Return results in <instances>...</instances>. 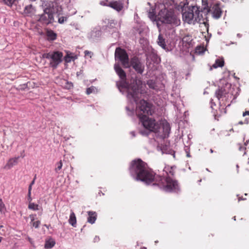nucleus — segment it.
<instances>
[{"mask_svg": "<svg viewBox=\"0 0 249 249\" xmlns=\"http://www.w3.org/2000/svg\"><path fill=\"white\" fill-rule=\"evenodd\" d=\"M241 199H242V198H239V201H240Z\"/></svg>", "mask_w": 249, "mask_h": 249, "instance_id": "obj_52", "label": "nucleus"}, {"mask_svg": "<svg viewBox=\"0 0 249 249\" xmlns=\"http://www.w3.org/2000/svg\"><path fill=\"white\" fill-rule=\"evenodd\" d=\"M202 12L197 6H190L187 10L182 13V19L189 24L194 25L196 22H201L203 20Z\"/></svg>", "mask_w": 249, "mask_h": 249, "instance_id": "obj_6", "label": "nucleus"}, {"mask_svg": "<svg viewBox=\"0 0 249 249\" xmlns=\"http://www.w3.org/2000/svg\"><path fill=\"white\" fill-rule=\"evenodd\" d=\"M154 10L150 11L148 13V16L151 20H158L162 23L170 24L175 26H178L180 24L179 19L172 11H169L166 9L161 10L159 13L158 17L154 13Z\"/></svg>", "mask_w": 249, "mask_h": 249, "instance_id": "obj_4", "label": "nucleus"}, {"mask_svg": "<svg viewBox=\"0 0 249 249\" xmlns=\"http://www.w3.org/2000/svg\"><path fill=\"white\" fill-rule=\"evenodd\" d=\"M5 4L8 6H12L15 0H2Z\"/></svg>", "mask_w": 249, "mask_h": 249, "instance_id": "obj_32", "label": "nucleus"}, {"mask_svg": "<svg viewBox=\"0 0 249 249\" xmlns=\"http://www.w3.org/2000/svg\"><path fill=\"white\" fill-rule=\"evenodd\" d=\"M77 58V56L74 53L67 52V54L64 57V60L66 62L70 63L71 61H74L75 59Z\"/></svg>", "mask_w": 249, "mask_h": 249, "instance_id": "obj_14", "label": "nucleus"}, {"mask_svg": "<svg viewBox=\"0 0 249 249\" xmlns=\"http://www.w3.org/2000/svg\"><path fill=\"white\" fill-rule=\"evenodd\" d=\"M187 156L188 157H190V154H189V153H187Z\"/></svg>", "mask_w": 249, "mask_h": 249, "instance_id": "obj_46", "label": "nucleus"}, {"mask_svg": "<svg viewBox=\"0 0 249 249\" xmlns=\"http://www.w3.org/2000/svg\"><path fill=\"white\" fill-rule=\"evenodd\" d=\"M100 240V238L98 236H95V237L94 238L93 241L94 242H97Z\"/></svg>", "mask_w": 249, "mask_h": 249, "instance_id": "obj_39", "label": "nucleus"}, {"mask_svg": "<svg viewBox=\"0 0 249 249\" xmlns=\"http://www.w3.org/2000/svg\"><path fill=\"white\" fill-rule=\"evenodd\" d=\"M65 20H66V18L63 17L59 18L58 19V22L60 23H63Z\"/></svg>", "mask_w": 249, "mask_h": 249, "instance_id": "obj_36", "label": "nucleus"}, {"mask_svg": "<svg viewBox=\"0 0 249 249\" xmlns=\"http://www.w3.org/2000/svg\"><path fill=\"white\" fill-rule=\"evenodd\" d=\"M147 59L148 60L149 59H151L154 62H157L158 63L159 62V60L160 59L158 55L153 53V52H152L151 53H149L148 55H147Z\"/></svg>", "mask_w": 249, "mask_h": 249, "instance_id": "obj_20", "label": "nucleus"}, {"mask_svg": "<svg viewBox=\"0 0 249 249\" xmlns=\"http://www.w3.org/2000/svg\"><path fill=\"white\" fill-rule=\"evenodd\" d=\"M157 42L159 46H160L163 49H166V46L165 43V40L161 35H159Z\"/></svg>", "mask_w": 249, "mask_h": 249, "instance_id": "obj_21", "label": "nucleus"}, {"mask_svg": "<svg viewBox=\"0 0 249 249\" xmlns=\"http://www.w3.org/2000/svg\"><path fill=\"white\" fill-rule=\"evenodd\" d=\"M57 167L55 169V171L57 173H59V171L62 169V161L60 160L56 163Z\"/></svg>", "mask_w": 249, "mask_h": 249, "instance_id": "obj_30", "label": "nucleus"}, {"mask_svg": "<svg viewBox=\"0 0 249 249\" xmlns=\"http://www.w3.org/2000/svg\"><path fill=\"white\" fill-rule=\"evenodd\" d=\"M36 216V214H30L29 215V217L31 220V223H32L33 222H34Z\"/></svg>", "mask_w": 249, "mask_h": 249, "instance_id": "obj_37", "label": "nucleus"}, {"mask_svg": "<svg viewBox=\"0 0 249 249\" xmlns=\"http://www.w3.org/2000/svg\"><path fill=\"white\" fill-rule=\"evenodd\" d=\"M55 244V240L50 238L46 240L44 247L46 249H51L54 246Z\"/></svg>", "mask_w": 249, "mask_h": 249, "instance_id": "obj_16", "label": "nucleus"}, {"mask_svg": "<svg viewBox=\"0 0 249 249\" xmlns=\"http://www.w3.org/2000/svg\"><path fill=\"white\" fill-rule=\"evenodd\" d=\"M131 134H132V135L134 137L135 136V133L134 132L132 131L131 132Z\"/></svg>", "mask_w": 249, "mask_h": 249, "instance_id": "obj_45", "label": "nucleus"}, {"mask_svg": "<svg viewBox=\"0 0 249 249\" xmlns=\"http://www.w3.org/2000/svg\"><path fill=\"white\" fill-rule=\"evenodd\" d=\"M28 208L34 211H36L38 210V205L31 202L29 203Z\"/></svg>", "mask_w": 249, "mask_h": 249, "instance_id": "obj_26", "label": "nucleus"}, {"mask_svg": "<svg viewBox=\"0 0 249 249\" xmlns=\"http://www.w3.org/2000/svg\"><path fill=\"white\" fill-rule=\"evenodd\" d=\"M35 12V9L32 5L26 6L24 9V13L27 16H31Z\"/></svg>", "mask_w": 249, "mask_h": 249, "instance_id": "obj_17", "label": "nucleus"}, {"mask_svg": "<svg viewBox=\"0 0 249 249\" xmlns=\"http://www.w3.org/2000/svg\"><path fill=\"white\" fill-rule=\"evenodd\" d=\"M202 4L203 8V11L207 13V9H209L208 6V0H202Z\"/></svg>", "mask_w": 249, "mask_h": 249, "instance_id": "obj_27", "label": "nucleus"}, {"mask_svg": "<svg viewBox=\"0 0 249 249\" xmlns=\"http://www.w3.org/2000/svg\"><path fill=\"white\" fill-rule=\"evenodd\" d=\"M32 199L31 197V193L28 192V200L29 202H31Z\"/></svg>", "mask_w": 249, "mask_h": 249, "instance_id": "obj_38", "label": "nucleus"}, {"mask_svg": "<svg viewBox=\"0 0 249 249\" xmlns=\"http://www.w3.org/2000/svg\"><path fill=\"white\" fill-rule=\"evenodd\" d=\"M238 124H248V121H247L246 120H245L244 122L240 121V122H238Z\"/></svg>", "mask_w": 249, "mask_h": 249, "instance_id": "obj_40", "label": "nucleus"}, {"mask_svg": "<svg viewBox=\"0 0 249 249\" xmlns=\"http://www.w3.org/2000/svg\"><path fill=\"white\" fill-rule=\"evenodd\" d=\"M115 57L116 59H118L121 61L124 68H129L130 63L128 56L124 50L119 47L117 48L115 50Z\"/></svg>", "mask_w": 249, "mask_h": 249, "instance_id": "obj_9", "label": "nucleus"}, {"mask_svg": "<svg viewBox=\"0 0 249 249\" xmlns=\"http://www.w3.org/2000/svg\"><path fill=\"white\" fill-rule=\"evenodd\" d=\"M210 152H211V153H213V150L212 149H210Z\"/></svg>", "mask_w": 249, "mask_h": 249, "instance_id": "obj_49", "label": "nucleus"}, {"mask_svg": "<svg viewBox=\"0 0 249 249\" xmlns=\"http://www.w3.org/2000/svg\"><path fill=\"white\" fill-rule=\"evenodd\" d=\"M19 157H15L10 159L7 162L4 168L6 170H9L13 167L14 166L17 165L18 163V160Z\"/></svg>", "mask_w": 249, "mask_h": 249, "instance_id": "obj_13", "label": "nucleus"}, {"mask_svg": "<svg viewBox=\"0 0 249 249\" xmlns=\"http://www.w3.org/2000/svg\"><path fill=\"white\" fill-rule=\"evenodd\" d=\"M224 63L223 60L216 59L215 63L213 65L212 67L214 69L218 67H222L224 65Z\"/></svg>", "mask_w": 249, "mask_h": 249, "instance_id": "obj_23", "label": "nucleus"}, {"mask_svg": "<svg viewBox=\"0 0 249 249\" xmlns=\"http://www.w3.org/2000/svg\"><path fill=\"white\" fill-rule=\"evenodd\" d=\"M147 84L148 87L152 89H157V86L156 85V83L153 80H149L147 81Z\"/></svg>", "mask_w": 249, "mask_h": 249, "instance_id": "obj_25", "label": "nucleus"}, {"mask_svg": "<svg viewBox=\"0 0 249 249\" xmlns=\"http://www.w3.org/2000/svg\"><path fill=\"white\" fill-rule=\"evenodd\" d=\"M63 53L59 51L50 52L42 54V57L49 60V65L53 69H56L62 61Z\"/></svg>", "mask_w": 249, "mask_h": 249, "instance_id": "obj_8", "label": "nucleus"}, {"mask_svg": "<svg viewBox=\"0 0 249 249\" xmlns=\"http://www.w3.org/2000/svg\"><path fill=\"white\" fill-rule=\"evenodd\" d=\"M44 13L38 15L39 18L38 21L42 24L48 25L53 21V14L56 13L60 14L61 12V7H59L55 2L50 1L45 5Z\"/></svg>", "mask_w": 249, "mask_h": 249, "instance_id": "obj_5", "label": "nucleus"}, {"mask_svg": "<svg viewBox=\"0 0 249 249\" xmlns=\"http://www.w3.org/2000/svg\"><path fill=\"white\" fill-rule=\"evenodd\" d=\"M100 4L103 6H107L112 8L117 11H120L123 8V3L120 0L116 1H102Z\"/></svg>", "mask_w": 249, "mask_h": 249, "instance_id": "obj_11", "label": "nucleus"}, {"mask_svg": "<svg viewBox=\"0 0 249 249\" xmlns=\"http://www.w3.org/2000/svg\"><path fill=\"white\" fill-rule=\"evenodd\" d=\"M114 67L116 73L122 80V81L120 82L119 84L118 82L116 83L118 88L121 92L122 91V89H125L127 92V98H130L132 97L136 100L139 95L138 86L136 84L128 85V84L125 82V80L126 79V73L124 71L118 64H115Z\"/></svg>", "mask_w": 249, "mask_h": 249, "instance_id": "obj_3", "label": "nucleus"}, {"mask_svg": "<svg viewBox=\"0 0 249 249\" xmlns=\"http://www.w3.org/2000/svg\"><path fill=\"white\" fill-rule=\"evenodd\" d=\"M226 94L225 89L223 88L218 89L216 90L215 94L218 100H220L224 95Z\"/></svg>", "mask_w": 249, "mask_h": 249, "instance_id": "obj_19", "label": "nucleus"}, {"mask_svg": "<svg viewBox=\"0 0 249 249\" xmlns=\"http://www.w3.org/2000/svg\"><path fill=\"white\" fill-rule=\"evenodd\" d=\"M191 40V37L189 36H184L182 39L183 44H185V45L187 44H189Z\"/></svg>", "mask_w": 249, "mask_h": 249, "instance_id": "obj_28", "label": "nucleus"}, {"mask_svg": "<svg viewBox=\"0 0 249 249\" xmlns=\"http://www.w3.org/2000/svg\"><path fill=\"white\" fill-rule=\"evenodd\" d=\"M35 179H36V177H35V178H34L33 180L31 182V183H30V185H33L34 184L35 182Z\"/></svg>", "mask_w": 249, "mask_h": 249, "instance_id": "obj_43", "label": "nucleus"}, {"mask_svg": "<svg viewBox=\"0 0 249 249\" xmlns=\"http://www.w3.org/2000/svg\"><path fill=\"white\" fill-rule=\"evenodd\" d=\"M33 227H35L36 229L38 228L40 224V221L39 220H37L34 222H33L31 223Z\"/></svg>", "mask_w": 249, "mask_h": 249, "instance_id": "obj_31", "label": "nucleus"}, {"mask_svg": "<svg viewBox=\"0 0 249 249\" xmlns=\"http://www.w3.org/2000/svg\"><path fill=\"white\" fill-rule=\"evenodd\" d=\"M32 185H30L28 188V192L31 193Z\"/></svg>", "mask_w": 249, "mask_h": 249, "instance_id": "obj_42", "label": "nucleus"}, {"mask_svg": "<svg viewBox=\"0 0 249 249\" xmlns=\"http://www.w3.org/2000/svg\"><path fill=\"white\" fill-rule=\"evenodd\" d=\"M47 36L48 39L51 40H54L56 39V34L52 30L47 31Z\"/></svg>", "mask_w": 249, "mask_h": 249, "instance_id": "obj_22", "label": "nucleus"}, {"mask_svg": "<svg viewBox=\"0 0 249 249\" xmlns=\"http://www.w3.org/2000/svg\"><path fill=\"white\" fill-rule=\"evenodd\" d=\"M196 52L198 53H202L204 52V48L201 47H197L196 48Z\"/></svg>", "mask_w": 249, "mask_h": 249, "instance_id": "obj_33", "label": "nucleus"}, {"mask_svg": "<svg viewBox=\"0 0 249 249\" xmlns=\"http://www.w3.org/2000/svg\"><path fill=\"white\" fill-rule=\"evenodd\" d=\"M140 93L138 97L135 100L133 98H128L129 99H133L135 102L137 104L136 113L138 117L140 119V117H144L147 115H152L154 113V107L153 106L144 100H142L139 103H137V99L139 98Z\"/></svg>", "mask_w": 249, "mask_h": 249, "instance_id": "obj_7", "label": "nucleus"}, {"mask_svg": "<svg viewBox=\"0 0 249 249\" xmlns=\"http://www.w3.org/2000/svg\"><path fill=\"white\" fill-rule=\"evenodd\" d=\"M249 142V140L247 141L245 143V144L246 145Z\"/></svg>", "mask_w": 249, "mask_h": 249, "instance_id": "obj_47", "label": "nucleus"}, {"mask_svg": "<svg viewBox=\"0 0 249 249\" xmlns=\"http://www.w3.org/2000/svg\"><path fill=\"white\" fill-rule=\"evenodd\" d=\"M44 226H45L46 228H49V226H48L47 225H44Z\"/></svg>", "mask_w": 249, "mask_h": 249, "instance_id": "obj_48", "label": "nucleus"}, {"mask_svg": "<svg viewBox=\"0 0 249 249\" xmlns=\"http://www.w3.org/2000/svg\"><path fill=\"white\" fill-rule=\"evenodd\" d=\"M126 109L127 111V114L128 115H131L133 113V110L129 109L128 107H126Z\"/></svg>", "mask_w": 249, "mask_h": 249, "instance_id": "obj_35", "label": "nucleus"}, {"mask_svg": "<svg viewBox=\"0 0 249 249\" xmlns=\"http://www.w3.org/2000/svg\"><path fill=\"white\" fill-rule=\"evenodd\" d=\"M2 227V226H0V229Z\"/></svg>", "mask_w": 249, "mask_h": 249, "instance_id": "obj_53", "label": "nucleus"}, {"mask_svg": "<svg viewBox=\"0 0 249 249\" xmlns=\"http://www.w3.org/2000/svg\"><path fill=\"white\" fill-rule=\"evenodd\" d=\"M69 223L73 227H75L76 225V218L75 215L73 211H71L69 219Z\"/></svg>", "mask_w": 249, "mask_h": 249, "instance_id": "obj_18", "label": "nucleus"}, {"mask_svg": "<svg viewBox=\"0 0 249 249\" xmlns=\"http://www.w3.org/2000/svg\"><path fill=\"white\" fill-rule=\"evenodd\" d=\"M247 115H249V111H246L244 112L243 114V116H245Z\"/></svg>", "mask_w": 249, "mask_h": 249, "instance_id": "obj_41", "label": "nucleus"}, {"mask_svg": "<svg viewBox=\"0 0 249 249\" xmlns=\"http://www.w3.org/2000/svg\"><path fill=\"white\" fill-rule=\"evenodd\" d=\"M140 122L143 127L146 129L141 131L140 133L142 135L147 136L150 132H153L157 134L158 136L164 138L168 135L170 131L169 124L167 122L162 123V127L155 119L150 118L147 116L140 117Z\"/></svg>", "mask_w": 249, "mask_h": 249, "instance_id": "obj_2", "label": "nucleus"}, {"mask_svg": "<svg viewBox=\"0 0 249 249\" xmlns=\"http://www.w3.org/2000/svg\"><path fill=\"white\" fill-rule=\"evenodd\" d=\"M1 239H2V237H0V243L1 242Z\"/></svg>", "mask_w": 249, "mask_h": 249, "instance_id": "obj_50", "label": "nucleus"}, {"mask_svg": "<svg viewBox=\"0 0 249 249\" xmlns=\"http://www.w3.org/2000/svg\"><path fill=\"white\" fill-rule=\"evenodd\" d=\"M233 219L235 220V217H234Z\"/></svg>", "mask_w": 249, "mask_h": 249, "instance_id": "obj_54", "label": "nucleus"}, {"mask_svg": "<svg viewBox=\"0 0 249 249\" xmlns=\"http://www.w3.org/2000/svg\"><path fill=\"white\" fill-rule=\"evenodd\" d=\"M130 66L132 67L138 73L142 74L144 71V65L137 57H133L131 58Z\"/></svg>", "mask_w": 249, "mask_h": 249, "instance_id": "obj_10", "label": "nucleus"}, {"mask_svg": "<svg viewBox=\"0 0 249 249\" xmlns=\"http://www.w3.org/2000/svg\"><path fill=\"white\" fill-rule=\"evenodd\" d=\"M84 53L86 56H89L90 58H91L93 55V53L91 52L88 50L85 51Z\"/></svg>", "mask_w": 249, "mask_h": 249, "instance_id": "obj_34", "label": "nucleus"}, {"mask_svg": "<svg viewBox=\"0 0 249 249\" xmlns=\"http://www.w3.org/2000/svg\"><path fill=\"white\" fill-rule=\"evenodd\" d=\"M28 240L30 243H32V239L30 237H28Z\"/></svg>", "mask_w": 249, "mask_h": 249, "instance_id": "obj_44", "label": "nucleus"}, {"mask_svg": "<svg viewBox=\"0 0 249 249\" xmlns=\"http://www.w3.org/2000/svg\"><path fill=\"white\" fill-rule=\"evenodd\" d=\"M89 216L88 217V222L91 224L95 223L96 220V214L94 212L89 211L88 212Z\"/></svg>", "mask_w": 249, "mask_h": 249, "instance_id": "obj_15", "label": "nucleus"}, {"mask_svg": "<svg viewBox=\"0 0 249 249\" xmlns=\"http://www.w3.org/2000/svg\"><path fill=\"white\" fill-rule=\"evenodd\" d=\"M97 32H98V34H100V32L99 31H98Z\"/></svg>", "mask_w": 249, "mask_h": 249, "instance_id": "obj_51", "label": "nucleus"}, {"mask_svg": "<svg viewBox=\"0 0 249 249\" xmlns=\"http://www.w3.org/2000/svg\"><path fill=\"white\" fill-rule=\"evenodd\" d=\"M207 13H210L213 18L218 19L221 17L222 11L219 4L216 3L211 5L209 9H207Z\"/></svg>", "mask_w": 249, "mask_h": 249, "instance_id": "obj_12", "label": "nucleus"}, {"mask_svg": "<svg viewBox=\"0 0 249 249\" xmlns=\"http://www.w3.org/2000/svg\"><path fill=\"white\" fill-rule=\"evenodd\" d=\"M0 212L1 213L4 214L6 212V209L5 204L2 202L1 199L0 198Z\"/></svg>", "mask_w": 249, "mask_h": 249, "instance_id": "obj_24", "label": "nucleus"}, {"mask_svg": "<svg viewBox=\"0 0 249 249\" xmlns=\"http://www.w3.org/2000/svg\"><path fill=\"white\" fill-rule=\"evenodd\" d=\"M96 90L97 89L95 87L91 86L87 89L86 92L87 94H89L90 93L95 92Z\"/></svg>", "mask_w": 249, "mask_h": 249, "instance_id": "obj_29", "label": "nucleus"}, {"mask_svg": "<svg viewBox=\"0 0 249 249\" xmlns=\"http://www.w3.org/2000/svg\"><path fill=\"white\" fill-rule=\"evenodd\" d=\"M130 172L137 180H139L149 184L154 180H160L158 183L160 188L165 192L177 191L178 190V182L170 178L155 177V175L147 169L146 164L141 160H134L132 162Z\"/></svg>", "mask_w": 249, "mask_h": 249, "instance_id": "obj_1", "label": "nucleus"}]
</instances>
